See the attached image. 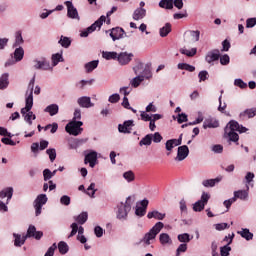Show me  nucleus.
<instances>
[{
  "label": "nucleus",
  "instance_id": "1",
  "mask_svg": "<svg viewBox=\"0 0 256 256\" xmlns=\"http://www.w3.org/2000/svg\"><path fill=\"white\" fill-rule=\"evenodd\" d=\"M228 126L229 128L225 129V135H227L229 141H232L233 143H237V141H239V134L235 131H238L239 133H246V131H248L247 128L239 125V122L235 120H231L228 123Z\"/></svg>",
  "mask_w": 256,
  "mask_h": 256
},
{
  "label": "nucleus",
  "instance_id": "2",
  "mask_svg": "<svg viewBox=\"0 0 256 256\" xmlns=\"http://www.w3.org/2000/svg\"><path fill=\"white\" fill-rule=\"evenodd\" d=\"M34 87H35V76H33V78L30 80L29 85H28V89L30 92L29 91L26 92V95H28L25 100L26 106L21 109V115L23 117H25V115H27V113H29L31 111V109H33V89H34Z\"/></svg>",
  "mask_w": 256,
  "mask_h": 256
},
{
  "label": "nucleus",
  "instance_id": "3",
  "mask_svg": "<svg viewBox=\"0 0 256 256\" xmlns=\"http://www.w3.org/2000/svg\"><path fill=\"white\" fill-rule=\"evenodd\" d=\"M133 205V200H131V196H129L125 203L121 202L120 204H118V210L116 212V217L117 219H119L120 221L123 220H127V217L129 215V211H131V206Z\"/></svg>",
  "mask_w": 256,
  "mask_h": 256
},
{
  "label": "nucleus",
  "instance_id": "4",
  "mask_svg": "<svg viewBox=\"0 0 256 256\" xmlns=\"http://www.w3.org/2000/svg\"><path fill=\"white\" fill-rule=\"evenodd\" d=\"M163 227H165V224H163V222H157L148 233L145 234L144 238H143V243H145V245H151V241H153V239H155V237H157V235H159V233H161V229H163Z\"/></svg>",
  "mask_w": 256,
  "mask_h": 256
},
{
  "label": "nucleus",
  "instance_id": "5",
  "mask_svg": "<svg viewBox=\"0 0 256 256\" xmlns=\"http://www.w3.org/2000/svg\"><path fill=\"white\" fill-rule=\"evenodd\" d=\"M81 127H83V122L73 120L66 125L65 131L66 133H69V135L77 137V135H81L83 131V128Z\"/></svg>",
  "mask_w": 256,
  "mask_h": 256
},
{
  "label": "nucleus",
  "instance_id": "6",
  "mask_svg": "<svg viewBox=\"0 0 256 256\" xmlns=\"http://www.w3.org/2000/svg\"><path fill=\"white\" fill-rule=\"evenodd\" d=\"M105 21H107V18L105 16H101L90 27H88L86 30L82 31L80 34V37H89V33H93V31H97V28L101 29V27L103 26V23H105Z\"/></svg>",
  "mask_w": 256,
  "mask_h": 256
},
{
  "label": "nucleus",
  "instance_id": "7",
  "mask_svg": "<svg viewBox=\"0 0 256 256\" xmlns=\"http://www.w3.org/2000/svg\"><path fill=\"white\" fill-rule=\"evenodd\" d=\"M209 199H211V196L208 193L203 192L201 199L193 205V211H196V212L203 211L207 203H209Z\"/></svg>",
  "mask_w": 256,
  "mask_h": 256
},
{
  "label": "nucleus",
  "instance_id": "8",
  "mask_svg": "<svg viewBox=\"0 0 256 256\" xmlns=\"http://www.w3.org/2000/svg\"><path fill=\"white\" fill-rule=\"evenodd\" d=\"M47 203V195L40 194L37 196V198L34 201V209L36 217H39L41 215V210L43 209V205Z\"/></svg>",
  "mask_w": 256,
  "mask_h": 256
},
{
  "label": "nucleus",
  "instance_id": "9",
  "mask_svg": "<svg viewBox=\"0 0 256 256\" xmlns=\"http://www.w3.org/2000/svg\"><path fill=\"white\" fill-rule=\"evenodd\" d=\"M64 5L67 7V17H69V19H79V12L73 5V2L66 1L64 2Z\"/></svg>",
  "mask_w": 256,
  "mask_h": 256
},
{
  "label": "nucleus",
  "instance_id": "10",
  "mask_svg": "<svg viewBox=\"0 0 256 256\" xmlns=\"http://www.w3.org/2000/svg\"><path fill=\"white\" fill-rule=\"evenodd\" d=\"M26 237V239H29L31 237H34V239H36L37 241H39L41 239V237H43V232L41 231H37V228H35V226L30 225L28 227L27 233L26 235H24Z\"/></svg>",
  "mask_w": 256,
  "mask_h": 256
},
{
  "label": "nucleus",
  "instance_id": "11",
  "mask_svg": "<svg viewBox=\"0 0 256 256\" xmlns=\"http://www.w3.org/2000/svg\"><path fill=\"white\" fill-rule=\"evenodd\" d=\"M34 63L35 69H40L42 71H49L53 69V67H51V63H49V61H47L45 58L42 60H35Z\"/></svg>",
  "mask_w": 256,
  "mask_h": 256
},
{
  "label": "nucleus",
  "instance_id": "12",
  "mask_svg": "<svg viewBox=\"0 0 256 256\" xmlns=\"http://www.w3.org/2000/svg\"><path fill=\"white\" fill-rule=\"evenodd\" d=\"M187 157H189V147L187 145L178 147V152L175 160L184 161V159H187Z\"/></svg>",
  "mask_w": 256,
  "mask_h": 256
},
{
  "label": "nucleus",
  "instance_id": "13",
  "mask_svg": "<svg viewBox=\"0 0 256 256\" xmlns=\"http://www.w3.org/2000/svg\"><path fill=\"white\" fill-rule=\"evenodd\" d=\"M133 59V53L121 52L118 54L117 61L120 65H128Z\"/></svg>",
  "mask_w": 256,
  "mask_h": 256
},
{
  "label": "nucleus",
  "instance_id": "14",
  "mask_svg": "<svg viewBox=\"0 0 256 256\" xmlns=\"http://www.w3.org/2000/svg\"><path fill=\"white\" fill-rule=\"evenodd\" d=\"M123 35H125V30H123V28L121 27L113 28L110 31V37L112 38L113 41L123 39Z\"/></svg>",
  "mask_w": 256,
  "mask_h": 256
},
{
  "label": "nucleus",
  "instance_id": "15",
  "mask_svg": "<svg viewBox=\"0 0 256 256\" xmlns=\"http://www.w3.org/2000/svg\"><path fill=\"white\" fill-rule=\"evenodd\" d=\"M134 126L133 120H127L123 124L118 125L119 133H131V127Z\"/></svg>",
  "mask_w": 256,
  "mask_h": 256
},
{
  "label": "nucleus",
  "instance_id": "16",
  "mask_svg": "<svg viewBox=\"0 0 256 256\" xmlns=\"http://www.w3.org/2000/svg\"><path fill=\"white\" fill-rule=\"evenodd\" d=\"M220 57H221V54L219 50H212L207 53L205 60L207 63H213L215 61H219Z\"/></svg>",
  "mask_w": 256,
  "mask_h": 256
},
{
  "label": "nucleus",
  "instance_id": "17",
  "mask_svg": "<svg viewBox=\"0 0 256 256\" xmlns=\"http://www.w3.org/2000/svg\"><path fill=\"white\" fill-rule=\"evenodd\" d=\"M255 116H256V108L246 109L243 112H241L239 115L242 121H245V119H253V117Z\"/></svg>",
  "mask_w": 256,
  "mask_h": 256
},
{
  "label": "nucleus",
  "instance_id": "18",
  "mask_svg": "<svg viewBox=\"0 0 256 256\" xmlns=\"http://www.w3.org/2000/svg\"><path fill=\"white\" fill-rule=\"evenodd\" d=\"M84 163H89L90 167H95V163H97V152H90L85 156Z\"/></svg>",
  "mask_w": 256,
  "mask_h": 256
},
{
  "label": "nucleus",
  "instance_id": "19",
  "mask_svg": "<svg viewBox=\"0 0 256 256\" xmlns=\"http://www.w3.org/2000/svg\"><path fill=\"white\" fill-rule=\"evenodd\" d=\"M71 229H72V231H71V233L69 234V238H71V237H75V235H77V232H78V235H83V233H85V228H83V226H78L77 225V223H72L71 224Z\"/></svg>",
  "mask_w": 256,
  "mask_h": 256
},
{
  "label": "nucleus",
  "instance_id": "20",
  "mask_svg": "<svg viewBox=\"0 0 256 256\" xmlns=\"http://www.w3.org/2000/svg\"><path fill=\"white\" fill-rule=\"evenodd\" d=\"M217 127H219V121L213 118L206 119L203 123L204 129H217Z\"/></svg>",
  "mask_w": 256,
  "mask_h": 256
},
{
  "label": "nucleus",
  "instance_id": "21",
  "mask_svg": "<svg viewBox=\"0 0 256 256\" xmlns=\"http://www.w3.org/2000/svg\"><path fill=\"white\" fill-rule=\"evenodd\" d=\"M78 105L84 107L85 109H89V107H93V103H91V98L87 96L80 97L78 99Z\"/></svg>",
  "mask_w": 256,
  "mask_h": 256
},
{
  "label": "nucleus",
  "instance_id": "22",
  "mask_svg": "<svg viewBox=\"0 0 256 256\" xmlns=\"http://www.w3.org/2000/svg\"><path fill=\"white\" fill-rule=\"evenodd\" d=\"M147 15V10L144 8H138L133 13V19L134 21H140V19H143Z\"/></svg>",
  "mask_w": 256,
  "mask_h": 256
},
{
  "label": "nucleus",
  "instance_id": "23",
  "mask_svg": "<svg viewBox=\"0 0 256 256\" xmlns=\"http://www.w3.org/2000/svg\"><path fill=\"white\" fill-rule=\"evenodd\" d=\"M45 113H49L50 117H53L59 113V105L50 104L44 109Z\"/></svg>",
  "mask_w": 256,
  "mask_h": 256
},
{
  "label": "nucleus",
  "instance_id": "24",
  "mask_svg": "<svg viewBox=\"0 0 256 256\" xmlns=\"http://www.w3.org/2000/svg\"><path fill=\"white\" fill-rule=\"evenodd\" d=\"M147 217L149 219H157L158 221H163L165 219V214L154 210L152 212H148Z\"/></svg>",
  "mask_w": 256,
  "mask_h": 256
},
{
  "label": "nucleus",
  "instance_id": "25",
  "mask_svg": "<svg viewBox=\"0 0 256 256\" xmlns=\"http://www.w3.org/2000/svg\"><path fill=\"white\" fill-rule=\"evenodd\" d=\"M247 197H249V193L247 192V190H238L234 192L233 199H235V201H237V199H241V201H245Z\"/></svg>",
  "mask_w": 256,
  "mask_h": 256
},
{
  "label": "nucleus",
  "instance_id": "26",
  "mask_svg": "<svg viewBox=\"0 0 256 256\" xmlns=\"http://www.w3.org/2000/svg\"><path fill=\"white\" fill-rule=\"evenodd\" d=\"M99 67V60H93L85 64L86 73H92Z\"/></svg>",
  "mask_w": 256,
  "mask_h": 256
},
{
  "label": "nucleus",
  "instance_id": "27",
  "mask_svg": "<svg viewBox=\"0 0 256 256\" xmlns=\"http://www.w3.org/2000/svg\"><path fill=\"white\" fill-rule=\"evenodd\" d=\"M13 237L15 238L14 245L15 247H21L22 245H25V241H27V237L24 235L21 238L20 234H13Z\"/></svg>",
  "mask_w": 256,
  "mask_h": 256
},
{
  "label": "nucleus",
  "instance_id": "28",
  "mask_svg": "<svg viewBox=\"0 0 256 256\" xmlns=\"http://www.w3.org/2000/svg\"><path fill=\"white\" fill-rule=\"evenodd\" d=\"M87 219H89V214H87V212H82L80 215L74 217V221H77L79 225H85Z\"/></svg>",
  "mask_w": 256,
  "mask_h": 256
},
{
  "label": "nucleus",
  "instance_id": "29",
  "mask_svg": "<svg viewBox=\"0 0 256 256\" xmlns=\"http://www.w3.org/2000/svg\"><path fill=\"white\" fill-rule=\"evenodd\" d=\"M5 197H7V201L13 197V188L8 187L0 192V199H5Z\"/></svg>",
  "mask_w": 256,
  "mask_h": 256
},
{
  "label": "nucleus",
  "instance_id": "30",
  "mask_svg": "<svg viewBox=\"0 0 256 256\" xmlns=\"http://www.w3.org/2000/svg\"><path fill=\"white\" fill-rule=\"evenodd\" d=\"M238 235H241V237L246 239V241H251L253 239V233H251L247 228H243L241 231H238Z\"/></svg>",
  "mask_w": 256,
  "mask_h": 256
},
{
  "label": "nucleus",
  "instance_id": "31",
  "mask_svg": "<svg viewBox=\"0 0 256 256\" xmlns=\"http://www.w3.org/2000/svg\"><path fill=\"white\" fill-rule=\"evenodd\" d=\"M58 251L61 255H67V253H69V245H67V242L60 241L58 243Z\"/></svg>",
  "mask_w": 256,
  "mask_h": 256
},
{
  "label": "nucleus",
  "instance_id": "32",
  "mask_svg": "<svg viewBox=\"0 0 256 256\" xmlns=\"http://www.w3.org/2000/svg\"><path fill=\"white\" fill-rule=\"evenodd\" d=\"M9 87V74H3L0 77V89H7Z\"/></svg>",
  "mask_w": 256,
  "mask_h": 256
},
{
  "label": "nucleus",
  "instance_id": "33",
  "mask_svg": "<svg viewBox=\"0 0 256 256\" xmlns=\"http://www.w3.org/2000/svg\"><path fill=\"white\" fill-rule=\"evenodd\" d=\"M103 59H106V61H111V59L115 60L118 59L119 54L117 52H103L102 53Z\"/></svg>",
  "mask_w": 256,
  "mask_h": 256
},
{
  "label": "nucleus",
  "instance_id": "34",
  "mask_svg": "<svg viewBox=\"0 0 256 256\" xmlns=\"http://www.w3.org/2000/svg\"><path fill=\"white\" fill-rule=\"evenodd\" d=\"M63 55L57 53L52 55V67H57L59 63H63Z\"/></svg>",
  "mask_w": 256,
  "mask_h": 256
},
{
  "label": "nucleus",
  "instance_id": "35",
  "mask_svg": "<svg viewBox=\"0 0 256 256\" xmlns=\"http://www.w3.org/2000/svg\"><path fill=\"white\" fill-rule=\"evenodd\" d=\"M153 143V134H148L144 138H142V141L139 142L140 147H143V145L149 146Z\"/></svg>",
  "mask_w": 256,
  "mask_h": 256
},
{
  "label": "nucleus",
  "instance_id": "36",
  "mask_svg": "<svg viewBox=\"0 0 256 256\" xmlns=\"http://www.w3.org/2000/svg\"><path fill=\"white\" fill-rule=\"evenodd\" d=\"M180 53L182 55H186L187 57H195V55H197V48H192L191 50H187L186 48H181Z\"/></svg>",
  "mask_w": 256,
  "mask_h": 256
},
{
  "label": "nucleus",
  "instance_id": "37",
  "mask_svg": "<svg viewBox=\"0 0 256 256\" xmlns=\"http://www.w3.org/2000/svg\"><path fill=\"white\" fill-rule=\"evenodd\" d=\"M221 181V178H215V179H208V180H204L202 182V185L204 187H215L216 183H219Z\"/></svg>",
  "mask_w": 256,
  "mask_h": 256
},
{
  "label": "nucleus",
  "instance_id": "38",
  "mask_svg": "<svg viewBox=\"0 0 256 256\" xmlns=\"http://www.w3.org/2000/svg\"><path fill=\"white\" fill-rule=\"evenodd\" d=\"M25 55V50L22 47L16 48L14 51V59L16 61H21Z\"/></svg>",
  "mask_w": 256,
  "mask_h": 256
},
{
  "label": "nucleus",
  "instance_id": "39",
  "mask_svg": "<svg viewBox=\"0 0 256 256\" xmlns=\"http://www.w3.org/2000/svg\"><path fill=\"white\" fill-rule=\"evenodd\" d=\"M159 7H161V9H173V0H161Z\"/></svg>",
  "mask_w": 256,
  "mask_h": 256
},
{
  "label": "nucleus",
  "instance_id": "40",
  "mask_svg": "<svg viewBox=\"0 0 256 256\" xmlns=\"http://www.w3.org/2000/svg\"><path fill=\"white\" fill-rule=\"evenodd\" d=\"M171 31V23H166L165 26H163L160 29V37H167Z\"/></svg>",
  "mask_w": 256,
  "mask_h": 256
},
{
  "label": "nucleus",
  "instance_id": "41",
  "mask_svg": "<svg viewBox=\"0 0 256 256\" xmlns=\"http://www.w3.org/2000/svg\"><path fill=\"white\" fill-rule=\"evenodd\" d=\"M178 69H181L182 71H189L190 73H193L195 71V66L185 63H179Z\"/></svg>",
  "mask_w": 256,
  "mask_h": 256
},
{
  "label": "nucleus",
  "instance_id": "42",
  "mask_svg": "<svg viewBox=\"0 0 256 256\" xmlns=\"http://www.w3.org/2000/svg\"><path fill=\"white\" fill-rule=\"evenodd\" d=\"M25 41L23 40V35L21 34V31H17L15 34V43L14 47H19V45H23Z\"/></svg>",
  "mask_w": 256,
  "mask_h": 256
},
{
  "label": "nucleus",
  "instance_id": "43",
  "mask_svg": "<svg viewBox=\"0 0 256 256\" xmlns=\"http://www.w3.org/2000/svg\"><path fill=\"white\" fill-rule=\"evenodd\" d=\"M159 241L161 245H167V243H171V237L167 233L160 234Z\"/></svg>",
  "mask_w": 256,
  "mask_h": 256
},
{
  "label": "nucleus",
  "instance_id": "44",
  "mask_svg": "<svg viewBox=\"0 0 256 256\" xmlns=\"http://www.w3.org/2000/svg\"><path fill=\"white\" fill-rule=\"evenodd\" d=\"M143 81H145V76H137L131 81V85L132 87L137 88L141 85V83H143Z\"/></svg>",
  "mask_w": 256,
  "mask_h": 256
},
{
  "label": "nucleus",
  "instance_id": "45",
  "mask_svg": "<svg viewBox=\"0 0 256 256\" xmlns=\"http://www.w3.org/2000/svg\"><path fill=\"white\" fill-rule=\"evenodd\" d=\"M31 119L35 121V119H37V116H35V114H33V112L30 110L29 113L24 115V120L26 121V123H28V125H33V121Z\"/></svg>",
  "mask_w": 256,
  "mask_h": 256
},
{
  "label": "nucleus",
  "instance_id": "46",
  "mask_svg": "<svg viewBox=\"0 0 256 256\" xmlns=\"http://www.w3.org/2000/svg\"><path fill=\"white\" fill-rule=\"evenodd\" d=\"M178 241H180V243L187 244V243H189V241H191V236L187 233L179 234Z\"/></svg>",
  "mask_w": 256,
  "mask_h": 256
},
{
  "label": "nucleus",
  "instance_id": "47",
  "mask_svg": "<svg viewBox=\"0 0 256 256\" xmlns=\"http://www.w3.org/2000/svg\"><path fill=\"white\" fill-rule=\"evenodd\" d=\"M46 153L49 156L51 163H53V161H55V159H57V151L55 150V148H50V149L46 150Z\"/></svg>",
  "mask_w": 256,
  "mask_h": 256
},
{
  "label": "nucleus",
  "instance_id": "48",
  "mask_svg": "<svg viewBox=\"0 0 256 256\" xmlns=\"http://www.w3.org/2000/svg\"><path fill=\"white\" fill-rule=\"evenodd\" d=\"M59 44L62 45V47H64L65 49H67V47L71 46V40L68 37L61 36Z\"/></svg>",
  "mask_w": 256,
  "mask_h": 256
},
{
  "label": "nucleus",
  "instance_id": "49",
  "mask_svg": "<svg viewBox=\"0 0 256 256\" xmlns=\"http://www.w3.org/2000/svg\"><path fill=\"white\" fill-rule=\"evenodd\" d=\"M123 177L128 183H131V181H135V173L133 171H127L123 174Z\"/></svg>",
  "mask_w": 256,
  "mask_h": 256
},
{
  "label": "nucleus",
  "instance_id": "50",
  "mask_svg": "<svg viewBox=\"0 0 256 256\" xmlns=\"http://www.w3.org/2000/svg\"><path fill=\"white\" fill-rule=\"evenodd\" d=\"M200 35H201V32L199 30L190 31V37H192V39H191L192 43H197V41H199Z\"/></svg>",
  "mask_w": 256,
  "mask_h": 256
},
{
  "label": "nucleus",
  "instance_id": "51",
  "mask_svg": "<svg viewBox=\"0 0 256 256\" xmlns=\"http://www.w3.org/2000/svg\"><path fill=\"white\" fill-rule=\"evenodd\" d=\"M55 251H57V243H53L47 250L44 256H53L55 255Z\"/></svg>",
  "mask_w": 256,
  "mask_h": 256
},
{
  "label": "nucleus",
  "instance_id": "52",
  "mask_svg": "<svg viewBox=\"0 0 256 256\" xmlns=\"http://www.w3.org/2000/svg\"><path fill=\"white\" fill-rule=\"evenodd\" d=\"M48 129H51L50 133H57V129H59V124H48L47 126H45L44 131H47Z\"/></svg>",
  "mask_w": 256,
  "mask_h": 256
},
{
  "label": "nucleus",
  "instance_id": "53",
  "mask_svg": "<svg viewBox=\"0 0 256 256\" xmlns=\"http://www.w3.org/2000/svg\"><path fill=\"white\" fill-rule=\"evenodd\" d=\"M231 251V247L229 245H225L220 248L221 256H229V252Z\"/></svg>",
  "mask_w": 256,
  "mask_h": 256
},
{
  "label": "nucleus",
  "instance_id": "54",
  "mask_svg": "<svg viewBox=\"0 0 256 256\" xmlns=\"http://www.w3.org/2000/svg\"><path fill=\"white\" fill-rule=\"evenodd\" d=\"M152 141L154 143H161V141H163V136H161L159 132H156L152 134Z\"/></svg>",
  "mask_w": 256,
  "mask_h": 256
},
{
  "label": "nucleus",
  "instance_id": "55",
  "mask_svg": "<svg viewBox=\"0 0 256 256\" xmlns=\"http://www.w3.org/2000/svg\"><path fill=\"white\" fill-rule=\"evenodd\" d=\"M145 213H147V210L142 207H137L135 210V215H137V217H145Z\"/></svg>",
  "mask_w": 256,
  "mask_h": 256
},
{
  "label": "nucleus",
  "instance_id": "56",
  "mask_svg": "<svg viewBox=\"0 0 256 256\" xmlns=\"http://www.w3.org/2000/svg\"><path fill=\"white\" fill-rule=\"evenodd\" d=\"M60 203L62 205H66V206L71 205V197H69L67 195L62 196L60 198Z\"/></svg>",
  "mask_w": 256,
  "mask_h": 256
},
{
  "label": "nucleus",
  "instance_id": "57",
  "mask_svg": "<svg viewBox=\"0 0 256 256\" xmlns=\"http://www.w3.org/2000/svg\"><path fill=\"white\" fill-rule=\"evenodd\" d=\"M255 25H256V18H248L246 20L247 29H251V28L255 27Z\"/></svg>",
  "mask_w": 256,
  "mask_h": 256
},
{
  "label": "nucleus",
  "instance_id": "58",
  "mask_svg": "<svg viewBox=\"0 0 256 256\" xmlns=\"http://www.w3.org/2000/svg\"><path fill=\"white\" fill-rule=\"evenodd\" d=\"M185 251H187V244H180L176 250V256L181 255V253H185Z\"/></svg>",
  "mask_w": 256,
  "mask_h": 256
},
{
  "label": "nucleus",
  "instance_id": "59",
  "mask_svg": "<svg viewBox=\"0 0 256 256\" xmlns=\"http://www.w3.org/2000/svg\"><path fill=\"white\" fill-rule=\"evenodd\" d=\"M198 77L200 79V83H201V81H207V79L209 78V72H207L205 70L201 71V72H199Z\"/></svg>",
  "mask_w": 256,
  "mask_h": 256
},
{
  "label": "nucleus",
  "instance_id": "60",
  "mask_svg": "<svg viewBox=\"0 0 256 256\" xmlns=\"http://www.w3.org/2000/svg\"><path fill=\"white\" fill-rule=\"evenodd\" d=\"M96 191L97 190L95 189V183H91L87 189V195H89L90 197H93V195H95Z\"/></svg>",
  "mask_w": 256,
  "mask_h": 256
},
{
  "label": "nucleus",
  "instance_id": "61",
  "mask_svg": "<svg viewBox=\"0 0 256 256\" xmlns=\"http://www.w3.org/2000/svg\"><path fill=\"white\" fill-rule=\"evenodd\" d=\"M234 85L240 87V89H247V83H244L241 79H236Z\"/></svg>",
  "mask_w": 256,
  "mask_h": 256
},
{
  "label": "nucleus",
  "instance_id": "62",
  "mask_svg": "<svg viewBox=\"0 0 256 256\" xmlns=\"http://www.w3.org/2000/svg\"><path fill=\"white\" fill-rule=\"evenodd\" d=\"M121 99V97L119 96V94H112L110 97H109V99H108V101L110 102V103H119V100Z\"/></svg>",
  "mask_w": 256,
  "mask_h": 256
},
{
  "label": "nucleus",
  "instance_id": "63",
  "mask_svg": "<svg viewBox=\"0 0 256 256\" xmlns=\"http://www.w3.org/2000/svg\"><path fill=\"white\" fill-rule=\"evenodd\" d=\"M229 61H230V58H229V55H227V54L220 57L221 65H229Z\"/></svg>",
  "mask_w": 256,
  "mask_h": 256
},
{
  "label": "nucleus",
  "instance_id": "64",
  "mask_svg": "<svg viewBox=\"0 0 256 256\" xmlns=\"http://www.w3.org/2000/svg\"><path fill=\"white\" fill-rule=\"evenodd\" d=\"M178 123H187V114L185 113H181L178 114V119H177Z\"/></svg>",
  "mask_w": 256,
  "mask_h": 256
}]
</instances>
